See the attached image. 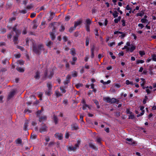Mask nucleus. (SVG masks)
I'll return each mask as SVG.
<instances>
[{
	"mask_svg": "<svg viewBox=\"0 0 156 156\" xmlns=\"http://www.w3.org/2000/svg\"><path fill=\"white\" fill-rule=\"evenodd\" d=\"M47 130V128L45 125H43L40 129V131L41 133L46 132Z\"/></svg>",
	"mask_w": 156,
	"mask_h": 156,
	"instance_id": "7ed1b4c3",
	"label": "nucleus"
},
{
	"mask_svg": "<svg viewBox=\"0 0 156 156\" xmlns=\"http://www.w3.org/2000/svg\"><path fill=\"white\" fill-rule=\"evenodd\" d=\"M27 29L25 28L24 29L23 32V34H26L27 33Z\"/></svg>",
	"mask_w": 156,
	"mask_h": 156,
	"instance_id": "3c124183",
	"label": "nucleus"
},
{
	"mask_svg": "<svg viewBox=\"0 0 156 156\" xmlns=\"http://www.w3.org/2000/svg\"><path fill=\"white\" fill-rule=\"evenodd\" d=\"M44 50L42 44H39L37 47L34 46L33 49V51L37 53L40 52Z\"/></svg>",
	"mask_w": 156,
	"mask_h": 156,
	"instance_id": "f03ea898",
	"label": "nucleus"
},
{
	"mask_svg": "<svg viewBox=\"0 0 156 156\" xmlns=\"http://www.w3.org/2000/svg\"><path fill=\"white\" fill-rule=\"evenodd\" d=\"M126 140L129 142H126V143L129 144L134 145L136 144V142L133 140L131 139L127 138L126 139Z\"/></svg>",
	"mask_w": 156,
	"mask_h": 156,
	"instance_id": "20e7f679",
	"label": "nucleus"
},
{
	"mask_svg": "<svg viewBox=\"0 0 156 156\" xmlns=\"http://www.w3.org/2000/svg\"><path fill=\"white\" fill-rule=\"evenodd\" d=\"M47 86L49 89V90H50V89L51 87V85L50 83H48L47 84Z\"/></svg>",
	"mask_w": 156,
	"mask_h": 156,
	"instance_id": "5fc2aeb1",
	"label": "nucleus"
},
{
	"mask_svg": "<svg viewBox=\"0 0 156 156\" xmlns=\"http://www.w3.org/2000/svg\"><path fill=\"white\" fill-rule=\"evenodd\" d=\"M115 42H112L108 44V45L110 47H112L113 45H115Z\"/></svg>",
	"mask_w": 156,
	"mask_h": 156,
	"instance_id": "58836bf2",
	"label": "nucleus"
},
{
	"mask_svg": "<svg viewBox=\"0 0 156 156\" xmlns=\"http://www.w3.org/2000/svg\"><path fill=\"white\" fill-rule=\"evenodd\" d=\"M144 62V61L143 60H138L136 61V62L137 64L139 63H143Z\"/></svg>",
	"mask_w": 156,
	"mask_h": 156,
	"instance_id": "393cba45",
	"label": "nucleus"
},
{
	"mask_svg": "<svg viewBox=\"0 0 156 156\" xmlns=\"http://www.w3.org/2000/svg\"><path fill=\"white\" fill-rule=\"evenodd\" d=\"M148 88V87H147V88L146 89V91L148 94H149L150 92L151 91L150 89Z\"/></svg>",
	"mask_w": 156,
	"mask_h": 156,
	"instance_id": "8fccbe9b",
	"label": "nucleus"
},
{
	"mask_svg": "<svg viewBox=\"0 0 156 156\" xmlns=\"http://www.w3.org/2000/svg\"><path fill=\"white\" fill-rule=\"evenodd\" d=\"M113 15L114 18L118 16V13L117 11H115L112 13Z\"/></svg>",
	"mask_w": 156,
	"mask_h": 156,
	"instance_id": "b1692460",
	"label": "nucleus"
},
{
	"mask_svg": "<svg viewBox=\"0 0 156 156\" xmlns=\"http://www.w3.org/2000/svg\"><path fill=\"white\" fill-rule=\"evenodd\" d=\"M56 138H58L59 140H61L62 138V135L60 133H56L55 135Z\"/></svg>",
	"mask_w": 156,
	"mask_h": 156,
	"instance_id": "0eeeda50",
	"label": "nucleus"
},
{
	"mask_svg": "<svg viewBox=\"0 0 156 156\" xmlns=\"http://www.w3.org/2000/svg\"><path fill=\"white\" fill-rule=\"evenodd\" d=\"M77 75V73L76 72H74L72 74V76L73 77L76 76Z\"/></svg>",
	"mask_w": 156,
	"mask_h": 156,
	"instance_id": "37998d69",
	"label": "nucleus"
},
{
	"mask_svg": "<svg viewBox=\"0 0 156 156\" xmlns=\"http://www.w3.org/2000/svg\"><path fill=\"white\" fill-rule=\"evenodd\" d=\"M64 29H65V28H64V27L63 26H61V28L59 30L60 31H62L63 30H64Z\"/></svg>",
	"mask_w": 156,
	"mask_h": 156,
	"instance_id": "bf43d9fd",
	"label": "nucleus"
},
{
	"mask_svg": "<svg viewBox=\"0 0 156 156\" xmlns=\"http://www.w3.org/2000/svg\"><path fill=\"white\" fill-rule=\"evenodd\" d=\"M141 81L140 82L141 86L142 87L143 89H145V87H144V85L145 83V81L144 79L143 78H141Z\"/></svg>",
	"mask_w": 156,
	"mask_h": 156,
	"instance_id": "6e6552de",
	"label": "nucleus"
},
{
	"mask_svg": "<svg viewBox=\"0 0 156 156\" xmlns=\"http://www.w3.org/2000/svg\"><path fill=\"white\" fill-rule=\"evenodd\" d=\"M45 140L46 142H48L50 140L49 138L48 137H46V139H45Z\"/></svg>",
	"mask_w": 156,
	"mask_h": 156,
	"instance_id": "338daca9",
	"label": "nucleus"
},
{
	"mask_svg": "<svg viewBox=\"0 0 156 156\" xmlns=\"http://www.w3.org/2000/svg\"><path fill=\"white\" fill-rule=\"evenodd\" d=\"M142 111V112L140 113V114H139V115H137V117H139V116H140L141 115H143L144 114V111Z\"/></svg>",
	"mask_w": 156,
	"mask_h": 156,
	"instance_id": "de8ad7c7",
	"label": "nucleus"
},
{
	"mask_svg": "<svg viewBox=\"0 0 156 156\" xmlns=\"http://www.w3.org/2000/svg\"><path fill=\"white\" fill-rule=\"evenodd\" d=\"M36 14L34 13H32L31 15V18H34Z\"/></svg>",
	"mask_w": 156,
	"mask_h": 156,
	"instance_id": "052dcab7",
	"label": "nucleus"
},
{
	"mask_svg": "<svg viewBox=\"0 0 156 156\" xmlns=\"http://www.w3.org/2000/svg\"><path fill=\"white\" fill-rule=\"evenodd\" d=\"M37 25L36 24H34V25L33 27V29H35L37 28Z\"/></svg>",
	"mask_w": 156,
	"mask_h": 156,
	"instance_id": "0e129e2a",
	"label": "nucleus"
},
{
	"mask_svg": "<svg viewBox=\"0 0 156 156\" xmlns=\"http://www.w3.org/2000/svg\"><path fill=\"white\" fill-rule=\"evenodd\" d=\"M139 53L141 56H142L145 54V52L144 51H139Z\"/></svg>",
	"mask_w": 156,
	"mask_h": 156,
	"instance_id": "412c9836",
	"label": "nucleus"
},
{
	"mask_svg": "<svg viewBox=\"0 0 156 156\" xmlns=\"http://www.w3.org/2000/svg\"><path fill=\"white\" fill-rule=\"evenodd\" d=\"M86 28L87 30V31H90V28L89 26H87L86 25Z\"/></svg>",
	"mask_w": 156,
	"mask_h": 156,
	"instance_id": "864d4df0",
	"label": "nucleus"
},
{
	"mask_svg": "<svg viewBox=\"0 0 156 156\" xmlns=\"http://www.w3.org/2000/svg\"><path fill=\"white\" fill-rule=\"evenodd\" d=\"M122 25L123 26H125V21L122 20Z\"/></svg>",
	"mask_w": 156,
	"mask_h": 156,
	"instance_id": "680f3d73",
	"label": "nucleus"
},
{
	"mask_svg": "<svg viewBox=\"0 0 156 156\" xmlns=\"http://www.w3.org/2000/svg\"><path fill=\"white\" fill-rule=\"evenodd\" d=\"M53 72H50V71H48L45 73V75L48 77L50 78L53 75Z\"/></svg>",
	"mask_w": 156,
	"mask_h": 156,
	"instance_id": "423d86ee",
	"label": "nucleus"
},
{
	"mask_svg": "<svg viewBox=\"0 0 156 156\" xmlns=\"http://www.w3.org/2000/svg\"><path fill=\"white\" fill-rule=\"evenodd\" d=\"M126 83L127 85H129V84H131L132 85H133V83L132 82L128 80H127L126 81Z\"/></svg>",
	"mask_w": 156,
	"mask_h": 156,
	"instance_id": "aec40b11",
	"label": "nucleus"
},
{
	"mask_svg": "<svg viewBox=\"0 0 156 156\" xmlns=\"http://www.w3.org/2000/svg\"><path fill=\"white\" fill-rule=\"evenodd\" d=\"M52 44V43L51 41H49L48 42L47 44V45L48 46H49L51 45Z\"/></svg>",
	"mask_w": 156,
	"mask_h": 156,
	"instance_id": "09e8293b",
	"label": "nucleus"
},
{
	"mask_svg": "<svg viewBox=\"0 0 156 156\" xmlns=\"http://www.w3.org/2000/svg\"><path fill=\"white\" fill-rule=\"evenodd\" d=\"M76 28L74 27H71L69 30V31L71 32L73 30H74Z\"/></svg>",
	"mask_w": 156,
	"mask_h": 156,
	"instance_id": "49530a36",
	"label": "nucleus"
},
{
	"mask_svg": "<svg viewBox=\"0 0 156 156\" xmlns=\"http://www.w3.org/2000/svg\"><path fill=\"white\" fill-rule=\"evenodd\" d=\"M101 83H103L104 84H107L110 83L111 82V81L110 80H108L107 81V82H104L103 80H102L101 81Z\"/></svg>",
	"mask_w": 156,
	"mask_h": 156,
	"instance_id": "f3484780",
	"label": "nucleus"
},
{
	"mask_svg": "<svg viewBox=\"0 0 156 156\" xmlns=\"http://www.w3.org/2000/svg\"><path fill=\"white\" fill-rule=\"evenodd\" d=\"M16 69L18 71L20 72H23L24 71V69L23 68L17 67L16 68Z\"/></svg>",
	"mask_w": 156,
	"mask_h": 156,
	"instance_id": "dca6fc26",
	"label": "nucleus"
},
{
	"mask_svg": "<svg viewBox=\"0 0 156 156\" xmlns=\"http://www.w3.org/2000/svg\"><path fill=\"white\" fill-rule=\"evenodd\" d=\"M50 35H51V39L52 40H53L55 39V36L53 34H52V33H51L50 34Z\"/></svg>",
	"mask_w": 156,
	"mask_h": 156,
	"instance_id": "a18cd8bd",
	"label": "nucleus"
},
{
	"mask_svg": "<svg viewBox=\"0 0 156 156\" xmlns=\"http://www.w3.org/2000/svg\"><path fill=\"white\" fill-rule=\"evenodd\" d=\"M71 53L73 55H74L75 54V51L74 49H72L71 50Z\"/></svg>",
	"mask_w": 156,
	"mask_h": 156,
	"instance_id": "bb28decb",
	"label": "nucleus"
},
{
	"mask_svg": "<svg viewBox=\"0 0 156 156\" xmlns=\"http://www.w3.org/2000/svg\"><path fill=\"white\" fill-rule=\"evenodd\" d=\"M121 19V17L120 16H119L118 17V18H117L116 19H115L114 20L115 23H118V22Z\"/></svg>",
	"mask_w": 156,
	"mask_h": 156,
	"instance_id": "a211bd4d",
	"label": "nucleus"
},
{
	"mask_svg": "<svg viewBox=\"0 0 156 156\" xmlns=\"http://www.w3.org/2000/svg\"><path fill=\"white\" fill-rule=\"evenodd\" d=\"M147 99V96H145V98L144 99L143 101V103L144 104H145L146 103Z\"/></svg>",
	"mask_w": 156,
	"mask_h": 156,
	"instance_id": "f704fd0d",
	"label": "nucleus"
},
{
	"mask_svg": "<svg viewBox=\"0 0 156 156\" xmlns=\"http://www.w3.org/2000/svg\"><path fill=\"white\" fill-rule=\"evenodd\" d=\"M89 43V39L87 38L86 39V46H87Z\"/></svg>",
	"mask_w": 156,
	"mask_h": 156,
	"instance_id": "cd10ccee",
	"label": "nucleus"
},
{
	"mask_svg": "<svg viewBox=\"0 0 156 156\" xmlns=\"http://www.w3.org/2000/svg\"><path fill=\"white\" fill-rule=\"evenodd\" d=\"M138 26L140 27L141 29H142L144 27V25L140 23L138 24Z\"/></svg>",
	"mask_w": 156,
	"mask_h": 156,
	"instance_id": "c03bdc74",
	"label": "nucleus"
},
{
	"mask_svg": "<svg viewBox=\"0 0 156 156\" xmlns=\"http://www.w3.org/2000/svg\"><path fill=\"white\" fill-rule=\"evenodd\" d=\"M60 89L61 90L62 93H65L66 92V90L63 87H60Z\"/></svg>",
	"mask_w": 156,
	"mask_h": 156,
	"instance_id": "2f4dec72",
	"label": "nucleus"
},
{
	"mask_svg": "<svg viewBox=\"0 0 156 156\" xmlns=\"http://www.w3.org/2000/svg\"><path fill=\"white\" fill-rule=\"evenodd\" d=\"M126 9L127 10H131V8L129 6V5H127L126 8Z\"/></svg>",
	"mask_w": 156,
	"mask_h": 156,
	"instance_id": "13d9d810",
	"label": "nucleus"
},
{
	"mask_svg": "<svg viewBox=\"0 0 156 156\" xmlns=\"http://www.w3.org/2000/svg\"><path fill=\"white\" fill-rule=\"evenodd\" d=\"M152 57L153 60L154 61H156V56L155 55H153Z\"/></svg>",
	"mask_w": 156,
	"mask_h": 156,
	"instance_id": "c9c22d12",
	"label": "nucleus"
},
{
	"mask_svg": "<svg viewBox=\"0 0 156 156\" xmlns=\"http://www.w3.org/2000/svg\"><path fill=\"white\" fill-rule=\"evenodd\" d=\"M80 141L79 140H77V143L75 144L74 147H73V146H70L68 147V150L69 151H75L76 149H78L79 148V145L80 144Z\"/></svg>",
	"mask_w": 156,
	"mask_h": 156,
	"instance_id": "f257e3e1",
	"label": "nucleus"
},
{
	"mask_svg": "<svg viewBox=\"0 0 156 156\" xmlns=\"http://www.w3.org/2000/svg\"><path fill=\"white\" fill-rule=\"evenodd\" d=\"M17 63L18 64H20V65H23V62L21 60H19L17 61Z\"/></svg>",
	"mask_w": 156,
	"mask_h": 156,
	"instance_id": "72a5a7b5",
	"label": "nucleus"
},
{
	"mask_svg": "<svg viewBox=\"0 0 156 156\" xmlns=\"http://www.w3.org/2000/svg\"><path fill=\"white\" fill-rule=\"evenodd\" d=\"M94 102L96 104V105L97 106V107L99 108V103L96 100H94Z\"/></svg>",
	"mask_w": 156,
	"mask_h": 156,
	"instance_id": "c756f323",
	"label": "nucleus"
},
{
	"mask_svg": "<svg viewBox=\"0 0 156 156\" xmlns=\"http://www.w3.org/2000/svg\"><path fill=\"white\" fill-rule=\"evenodd\" d=\"M16 144H21L22 141L21 139L20 138L18 139L16 141Z\"/></svg>",
	"mask_w": 156,
	"mask_h": 156,
	"instance_id": "f8f14e48",
	"label": "nucleus"
},
{
	"mask_svg": "<svg viewBox=\"0 0 156 156\" xmlns=\"http://www.w3.org/2000/svg\"><path fill=\"white\" fill-rule=\"evenodd\" d=\"M40 73L38 72H37L35 73L34 76V78L37 79H38L39 77Z\"/></svg>",
	"mask_w": 156,
	"mask_h": 156,
	"instance_id": "ddd939ff",
	"label": "nucleus"
},
{
	"mask_svg": "<svg viewBox=\"0 0 156 156\" xmlns=\"http://www.w3.org/2000/svg\"><path fill=\"white\" fill-rule=\"evenodd\" d=\"M111 101L110 102V103H113L115 102H118V100L116 99L115 98H112L111 100Z\"/></svg>",
	"mask_w": 156,
	"mask_h": 156,
	"instance_id": "2eb2a0df",
	"label": "nucleus"
},
{
	"mask_svg": "<svg viewBox=\"0 0 156 156\" xmlns=\"http://www.w3.org/2000/svg\"><path fill=\"white\" fill-rule=\"evenodd\" d=\"M70 18V17L69 16H67L65 17V20L66 21H68Z\"/></svg>",
	"mask_w": 156,
	"mask_h": 156,
	"instance_id": "e433bc0d",
	"label": "nucleus"
},
{
	"mask_svg": "<svg viewBox=\"0 0 156 156\" xmlns=\"http://www.w3.org/2000/svg\"><path fill=\"white\" fill-rule=\"evenodd\" d=\"M124 49H126L127 51H129V48L126 45L124 47L122 48V50H124Z\"/></svg>",
	"mask_w": 156,
	"mask_h": 156,
	"instance_id": "473e14b6",
	"label": "nucleus"
},
{
	"mask_svg": "<svg viewBox=\"0 0 156 156\" xmlns=\"http://www.w3.org/2000/svg\"><path fill=\"white\" fill-rule=\"evenodd\" d=\"M15 56L16 58H19L20 56V55L19 54H16L15 55Z\"/></svg>",
	"mask_w": 156,
	"mask_h": 156,
	"instance_id": "6e6d98bb",
	"label": "nucleus"
},
{
	"mask_svg": "<svg viewBox=\"0 0 156 156\" xmlns=\"http://www.w3.org/2000/svg\"><path fill=\"white\" fill-rule=\"evenodd\" d=\"M109 54L111 56V57L113 59H115V56L113 55V54L112 52H109Z\"/></svg>",
	"mask_w": 156,
	"mask_h": 156,
	"instance_id": "c85d7f7f",
	"label": "nucleus"
},
{
	"mask_svg": "<svg viewBox=\"0 0 156 156\" xmlns=\"http://www.w3.org/2000/svg\"><path fill=\"white\" fill-rule=\"evenodd\" d=\"M95 35L96 36H98V29H95Z\"/></svg>",
	"mask_w": 156,
	"mask_h": 156,
	"instance_id": "603ef678",
	"label": "nucleus"
},
{
	"mask_svg": "<svg viewBox=\"0 0 156 156\" xmlns=\"http://www.w3.org/2000/svg\"><path fill=\"white\" fill-rule=\"evenodd\" d=\"M83 101L84 103V105H83V110H85L86 109V108L87 107H88L89 109L90 108L89 106L87 105H86L85 103V101L84 100Z\"/></svg>",
	"mask_w": 156,
	"mask_h": 156,
	"instance_id": "9b49d317",
	"label": "nucleus"
},
{
	"mask_svg": "<svg viewBox=\"0 0 156 156\" xmlns=\"http://www.w3.org/2000/svg\"><path fill=\"white\" fill-rule=\"evenodd\" d=\"M144 15V13H143L140 12L137 13L136 14V16H142Z\"/></svg>",
	"mask_w": 156,
	"mask_h": 156,
	"instance_id": "4c0bfd02",
	"label": "nucleus"
},
{
	"mask_svg": "<svg viewBox=\"0 0 156 156\" xmlns=\"http://www.w3.org/2000/svg\"><path fill=\"white\" fill-rule=\"evenodd\" d=\"M143 70V68L142 67H140L139 71V72H142Z\"/></svg>",
	"mask_w": 156,
	"mask_h": 156,
	"instance_id": "774afa93",
	"label": "nucleus"
},
{
	"mask_svg": "<svg viewBox=\"0 0 156 156\" xmlns=\"http://www.w3.org/2000/svg\"><path fill=\"white\" fill-rule=\"evenodd\" d=\"M91 23V21L89 19H87L85 22V24L86 25L89 26Z\"/></svg>",
	"mask_w": 156,
	"mask_h": 156,
	"instance_id": "9d476101",
	"label": "nucleus"
},
{
	"mask_svg": "<svg viewBox=\"0 0 156 156\" xmlns=\"http://www.w3.org/2000/svg\"><path fill=\"white\" fill-rule=\"evenodd\" d=\"M46 119V116H42V117L39 118V120L41 122V121H42L45 120Z\"/></svg>",
	"mask_w": 156,
	"mask_h": 156,
	"instance_id": "6ab92c4d",
	"label": "nucleus"
},
{
	"mask_svg": "<svg viewBox=\"0 0 156 156\" xmlns=\"http://www.w3.org/2000/svg\"><path fill=\"white\" fill-rule=\"evenodd\" d=\"M69 133H66L65 134V138H68L69 137Z\"/></svg>",
	"mask_w": 156,
	"mask_h": 156,
	"instance_id": "4d7b16f0",
	"label": "nucleus"
},
{
	"mask_svg": "<svg viewBox=\"0 0 156 156\" xmlns=\"http://www.w3.org/2000/svg\"><path fill=\"white\" fill-rule=\"evenodd\" d=\"M71 128L72 130H76L78 129V127L77 124H74L72 125Z\"/></svg>",
	"mask_w": 156,
	"mask_h": 156,
	"instance_id": "1a4fd4ad",
	"label": "nucleus"
},
{
	"mask_svg": "<svg viewBox=\"0 0 156 156\" xmlns=\"http://www.w3.org/2000/svg\"><path fill=\"white\" fill-rule=\"evenodd\" d=\"M53 120H54V122L55 124H56L58 122V119L56 117L54 116L53 117Z\"/></svg>",
	"mask_w": 156,
	"mask_h": 156,
	"instance_id": "a878e982",
	"label": "nucleus"
},
{
	"mask_svg": "<svg viewBox=\"0 0 156 156\" xmlns=\"http://www.w3.org/2000/svg\"><path fill=\"white\" fill-rule=\"evenodd\" d=\"M81 23V22L80 21H78L76 22L75 23L74 27H75V28H76V27L79 25Z\"/></svg>",
	"mask_w": 156,
	"mask_h": 156,
	"instance_id": "5701e85b",
	"label": "nucleus"
},
{
	"mask_svg": "<svg viewBox=\"0 0 156 156\" xmlns=\"http://www.w3.org/2000/svg\"><path fill=\"white\" fill-rule=\"evenodd\" d=\"M141 21L143 23H148V20L145 19H142L141 20Z\"/></svg>",
	"mask_w": 156,
	"mask_h": 156,
	"instance_id": "4be33fe9",
	"label": "nucleus"
},
{
	"mask_svg": "<svg viewBox=\"0 0 156 156\" xmlns=\"http://www.w3.org/2000/svg\"><path fill=\"white\" fill-rule=\"evenodd\" d=\"M55 94L57 96H59L61 95V94L58 91H55Z\"/></svg>",
	"mask_w": 156,
	"mask_h": 156,
	"instance_id": "79ce46f5",
	"label": "nucleus"
},
{
	"mask_svg": "<svg viewBox=\"0 0 156 156\" xmlns=\"http://www.w3.org/2000/svg\"><path fill=\"white\" fill-rule=\"evenodd\" d=\"M147 72V71L146 70H144L143 71L142 74H146Z\"/></svg>",
	"mask_w": 156,
	"mask_h": 156,
	"instance_id": "69168bd1",
	"label": "nucleus"
},
{
	"mask_svg": "<svg viewBox=\"0 0 156 156\" xmlns=\"http://www.w3.org/2000/svg\"><path fill=\"white\" fill-rule=\"evenodd\" d=\"M45 93L47 95H49L50 94V90H49L48 91H46Z\"/></svg>",
	"mask_w": 156,
	"mask_h": 156,
	"instance_id": "e2e57ef3",
	"label": "nucleus"
},
{
	"mask_svg": "<svg viewBox=\"0 0 156 156\" xmlns=\"http://www.w3.org/2000/svg\"><path fill=\"white\" fill-rule=\"evenodd\" d=\"M109 100V97H104L103 98V100L104 101H106L107 102H108V101Z\"/></svg>",
	"mask_w": 156,
	"mask_h": 156,
	"instance_id": "7c9ffc66",
	"label": "nucleus"
},
{
	"mask_svg": "<svg viewBox=\"0 0 156 156\" xmlns=\"http://www.w3.org/2000/svg\"><path fill=\"white\" fill-rule=\"evenodd\" d=\"M36 137V135L35 134H32L31 138L32 139H35Z\"/></svg>",
	"mask_w": 156,
	"mask_h": 156,
	"instance_id": "ea45409f",
	"label": "nucleus"
},
{
	"mask_svg": "<svg viewBox=\"0 0 156 156\" xmlns=\"http://www.w3.org/2000/svg\"><path fill=\"white\" fill-rule=\"evenodd\" d=\"M135 48H136L135 46L132 45L131 46L130 49H129V51L131 52H132L135 49Z\"/></svg>",
	"mask_w": 156,
	"mask_h": 156,
	"instance_id": "4468645a",
	"label": "nucleus"
},
{
	"mask_svg": "<svg viewBox=\"0 0 156 156\" xmlns=\"http://www.w3.org/2000/svg\"><path fill=\"white\" fill-rule=\"evenodd\" d=\"M16 93V91L15 90H13L11 91L9 94L8 95V98L9 99H11L15 95Z\"/></svg>",
	"mask_w": 156,
	"mask_h": 156,
	"instance_id": "39448f33",
	"label": "nucleus"
},
{
	"mask_svg": "<svg viewBox=\"0 0 156 156\" xmlns=\"http://www.w3.org/2000/svg\"><path fill=\"white\" fill-rule=\"evenodd\" d=\"M122 34V32H120V31H115L114 32V34Z\"/></svg>",
	"mask_w": 156,
	"mask_h": 156,
	"instance_id": "a19ab883",
	"label": "nucleus"
}]
</instances>
